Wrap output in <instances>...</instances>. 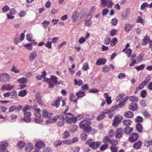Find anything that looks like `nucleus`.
Returning <instances> with one entry per match:
<instances>
[{"label": "nucleus", "instance_id": "1", "mask_svg": "<svg viewBox=\"0 0 152 152\" xmlns=\"http://www.w3.org/2000/svg\"><path fill=\"white\" fill-rule=\"evenodd\" d=\"M65 117L62 115H59L58 116L54 117L52 119L46 121L47 123H51L55 122L56 121L57 126L60 127H63L64 124Z\"/></svg>", "mask_w": 152, "mask_h": 152}, {"label": "nucleus", "instance_id": "2", "mask_svg": "<svg viewBox=\"0 0 152 152\" xmlns=\"http://www.w3.org/2000/svg\"><path fill=\"white\" fill-rule=\"evenodd\" d=\"M66 99L62 100L61 96L58 97L57 98L54 100L52 102L51 105L53 107H55L56 108L60 106V103L61 101L62 102V106H65L66 104Z\"/></svg>", "mask_w": 152, "mask_h": 152}, {"label": "nucleus", "instance_id": "3", "mask_svg": "<svg viewBox=\"0 0 152 152\" xmlns=\"http://www.w3.org/2000/svg\"><path fill=\"white\" fill-rule=\"evenodd\" d=\"M92 140V139L88 140L86 142V144L89 145V146L93 149H97L100 146L101 143L99 141L93 142H90Z\"/></svg>", "mask_w": 152, "mask_h": 152}, {"label": "nucleus", "instance_id": "4", "mask_svg": "<svg viewBox=\"0 0 152 152\" xmlns=\"http://www.w3.org/2000/svg\"><path fill=\"white\" fill-rule=\"evenodd\" d=\"M79 17L80 18L79 20V22H81L84 17V15L82 12H80L78 13L77 12H74L72 16L73 22L76 21L77 18Z\"/></svg>", "mask_w": 152, "mask_h": 152}, {"label": "nucleus", "instance_id": "5", "mask_svg": "<svg viewBox=\"0 0 152 152\" xmlns=\"http://www.w3.org/2000/svg\"><path fill=\"white\" fill-rule=\"evenodd\" d=\"M36 148L33 152H41L40 150L45 146V143L42 141H38L35 144Z\"/></svg>", "mask_w": 152, "mask_h": 152}, {"label": "nucleus", "instance_id": "6", "mask_svg": "<svg viewBox=\"0 0 152 152\" xmlns=\"http://www.w3.org/2000/svg\"><path fill=\"white\" fill-rule=\"evenodd\" d=\"M10 78L8 74L5 73L2 74L0 75V82L3 83L8 82Z\"/></svg>", "mask_w": 152, "mask_h": 152}, {"label": "nucleus", "instance_id": "7", "mask_svg": "<svg viewBox=\"0 0 152 152\" xmlns=\"http://www.w3.org/2000/svg\"><path fill=\"white\" fill-rule=\"evenodd\" d=\"M138 138V134L137 133H134L130 135L128 140L129 142H133L137 140Z\"/></svg>", "mask_w": 152, "mask_h": 152}, {"label": "nucleus", "instance_id": "8", "mask_svg": "<svg viewBox=\"0 0 152 152\" xmlns=\"http://www.w3.org/2000/svg\"><path fill=\"white\" fill-rule=\"evenodd\" d=\"M43 80L45 82L48 83L49 86L53 87V85L51 83V81H53V82L55 83L56 81V79L55 77L53 76H52L51 77L50 79H48L47 78L44 77Z\"/></svg>", "mask_w": 152, "mask_h": 152}, {"label": "nucleus", "instance_id": "9", "mask_svg": "<svg viewBox=\"0 0 152 152\" xmlns=\"http://www.w3.org/2000/svg\"><path fill=\"white\" fill-rule=\"evenodd\" d=\"M23 121L26 123H28L31 121V113L30 112H26L23 114Z\"/></svg>", "mask_w": 152, "mask_h": 152}, {"label": "nucleus", "instance_id": "10", "mask_svg": "<svg viewBox=\"0 0 152 152\" xmlns=\"http://www.w3.org/2000/svg\"><path fill=\"white\" fill-rule=\"evenodd\" d=\"M8 146V143L6 140L1 141L0 142V152H3V151L6 150V148Z\"/></svg>", "mask_w": 152, "mask_h": 152}, {"label": "nucleus", "instance_id": "11", "mask_svg": "<svg viewBox=\"0 0 152 152\" xmlns=\"http://www.w3.org/2000/svg\"><path fill=\"white\" fill-rule=\"evenodd\" d=\"M14 88L13 85L10 84H5L2 85L1 89L2 91L7 90L10 91L13 89Z\"/></svg>", "mask_w": 152, "mask_h": 152}, {"label": "nucleus", "instance_id": "12", "mask_svg": "<svg viewBox=\"0 0 152 152\" xmlns=\"http://www.w3.org/2000/svg\"><path fill=\"white\" fill-rule=\"evenodd\" d=\"M67 123L69 124L72 123H75L76 122V119L75 117H70L68 116H66L65 118Z\"/></svg>", "mask_w": 152, "mask_h": 152}, {"label": "nucleus", "instance_id": "13", "mask_svg": "<svg viewBox=\"0 0 152 152\" xmlns=\"http://www.w3.org/2000/svg\"><path fill=\"white\" fill-rule=\"evenodd\" d=\"M123 134V129L121 128L118 129L116 131L115 137L117 139H120L122 136Z\"/></svg>", "mask_w": 152, "mask_h": 152}, {"label": "nucleus", "instance_id": "14", "mask_svg": "<svg viewBox=\"0 0 152 152\" xmlns=\"http://www.w3.org/2000/svg\"><path fill=\"white\" fill-rule=\"evenodd\" d=\"M35 98L37 102L39 104L42 106L43 104V103L42 100L41 96L40 94L39 93H37L35 95Z\"/></svg>", "mask_w": 152, "mask_h": 152}, {"label": "nucleus", "instance_id": "15", "mask_svg": "<svg viewBox=\"0 0 152 152\" xmlns=\"http://www.w3.org/2000/svg\"><path fill=\"white\" fill-rule=\"evenodd\" d=\"M129 108L130 110L132 111L137 110L138 108L136 103H132L129 106Z\"/></svg>", "mask_w": 152, "mask_h": 152}, {"label": "nucleus", "instance_id": "16", "mask_svg": "<svg viewBox=\"0 0 152 152\" xmlns=\"http://www.w3.org/2000/svg\"><path fill=\"white\" fill-rule=\"evenodd\" d=\"M53 113H48L46 110H44L42 112V116L45 118H47L49 119H52L53 117H52Z\"/></svg>", "mask_w": 152, "mask_h": 152}, {"label": "nucleus", "instance_id": "17", "mask_svg": "<svg viewBox=\"0 0 152 152\" xmlns=\"http://www.w3.org/2000/svg\"><path fill=\"white\" fill-rule=\"evenodd\" d=\"M90 122L87 120H83L80 122V128L83 129L88 126Z\"/></svg>", "mask_w": 152, "mask_h": 152}, {"label": "nucleus", "instance_id": "18", "mask_svg": "<svg viewBox=\"0 0 152 152\" xmlns=\"http://www.w3.org/2000/svg\"><path fill=\"white\" fill-rule=\"evenodd\" d=\"M142 145V142L140 140H138L137 141L134 143L133 145L134 148L136 149H140Z\"/></svg>", "mask_w": 152, "mask_h": 152}, {"label": "nucleus", "instance_id": "19", "mask_svg": "<svg viewBox=\"0 0 152 152\" xmlns=\"http://www.w3.org/2000/svg\"><path fill=\"white\" fill-rule=\"evenodd\" d=\"M127 97H125L122 100H121L119 103L118 105H117L118 107L119 108H121L123 106H124L125 105V102L127 100Z\"/></svg>", "mask_w": 152, "mask_h": 152}, {"label": "nucleus", "instance_id": "20", "mask_svg": "<svg viewBox=\"0 0 152 152\" xmlns=\"http://www.w3.org/2000/svg\"><path fill=\"white\" fill-rule=\"evenodd\" d=\"M35 116L36 117L34 118V120L36 123L39 124L43 121L42 118L41 117L40 114L39 115Z\"/></svg>", "mask_w": 152, "mask_h": 152}, {"label": "nucleus", "instance_id": "21", "mask_svg": "<svg viewBox=\"0 0 152 152\" xmlns=\"http://www.w3.org/2000/svg\"><path fill=\"white\" fill-rule=\"evenodd\" d=\"M150 40V37L148 36H145L144 38L142 40V46H145L146 45L148 42Z\"/></svg>", "mask_w": 152, "mask_h": 152}, {"label": "nucleus", "instance_id": "22", "mask_svg": "<svg viewBox=\"0 0 152 152\" xmlns=\"http://www.w3.org/2000/svg\"><path fill=\"white\" fill-rule=\"evenodd\" d=\"M134 115L133 113L131 111L126 112L124 114V116L128 118H132L133 117Z\"/></svg>", "mask_w": 152, "mask_h": 152}, {"label": "nucleus", "instance_id": "23", "mask_svg": "<svg viewBox=\"0 0 152 152\" xmlns=\"http://www.w3.org/2000/svg\"><path fill=\"white\" fill-rule=\"evenodd\" d=\"M32 109L34 110V111H36V112L34 113V115H39L40 114V109L38 108V106L37 105H35L31 107Z\"/></svg>", "mask_w": 152, "mask_h": 152}, {"label": "nucleus", "instance_id": "24", "mask_svg": "<svg viewBox=\"0 0 152 152\" xmlns=\"http://www.w3.org/2000/svg\"><path fill=\"white\" fill-rule=\"evenodd\" d=\"M133 130V129L132 127H126L124 129V132L125 134H129L132 133Z\"/></svg>", "mask_w": 152, "mask_h": 152}, {"label": "nucleus", "instance_id": "25", "mask_svg": "<svg viewBox=\"0 0 152 152\" xmlns=\"http://www.w3.org/2000/svg\"><path fill=\"white\" fill-rule=\"evenodd\" d=\"M132 121L130 120L126 119L123 121V124L126 127H129L131 125Z\"/></svg>", "mask_w": 152, "mask_h": 152}, {"label": "nucleus", "instance_id": "26", "mask_svg": "<svg viewBox=\"0 0 152 152\" xmlns=\"http://www.w3.org/2000/svg\"><path fill=\"white\" fill-rule=\"evenodd\" d=\"M70 99L71 101L73 102L74 103H77V100L78 99L77 97L76 99V96L73 93L70 94Z\"/></svg>", "mask_w": 152, "mask_h": 152}, {"label": "nucleus", "instance_id": "27", "mask_svg": "<svg viewBox=\"0 0 152 152\" xmlns=\"http://www.w3.org/2000/svg\"><path fill=\"white\" fill-rule=\"evenodd\" d=\"M37 56V53L34 51L32 53L29 57V60L30 61L34 60L36 58Z\"/></svg>", "mask_w": 152, "mask_h": 152}, {"label": "nucleus", "instance_id": "28", "mask_svg": "<svg viewBox=\"0 0 152 152\" xmlns=\"http://www.w3.org/2000/svg\"><path fill=\"white\" fill-rule=\"evenodd\" d=\"M33 146L31 143H27L25 147V150L27 152L31 151L33 149Z\"/></svg>", "mask_w": 152, "mask_h": 152}, {"label": "nucleus", "instance_id": "29", "mask_svg": "<svg viewBox=\"0 0 152 152\" xmlns=\"http://www.w3.org/2000/svg\"><path fill=\"white\" fill-rule=\"evenodd\" d=\"M126 97H128L127 100L129 99L130 100L131 102H136L138 101V99L137 97L134 96H126Z\"/></svg>", "mask_w": 152, "mask_h": 152}, {"label": "nucleus", "instance_id": "30", "mask_svg": "<svg viewBox=\"0 0 152 152\" xmlns=\"http://www.w3.org/2000/svg\"><path fill=\"white\" fill-rule=\"evenodd\" d=\"M76 95L77 97V98H82L85 95V93L84 91H79L76 93Z\"/></svg>", "mask_w": 152, "mask_h": 152}, {"label": "nucleus", "instance_id": "31", "mask_svg": "<svg viewBox=\"0 0 152 152\" xmlns=\"http://www.w3.org/2000/svg\"><path fill=\"white\" fill-rule=\"evenodd\" d=\"M106 62V60L105 59H99L97 60L96 64L97 65H100L104 64Z\"/></svg>", "mask_w": 152, "mask_h": 152}, {"label": "nucleus", "instance_id": "32", "mask_svg": "<svg viewBox=\"0 0 152 152\" xmlns=\"http://www.w3.org/2000/svg\"><path fill=\"white\" fill-rule=\"evenodd\" d=\"M111 141L110 139L107 136H104L102 140L104 144H107L108 145L110 143Z\"/></svg>", "mask_w": 152, "mask_h": 152}, {"label": "nucleus", "instance_id": "33", "mask_svg": "<svg viewBox=\"0 0 152 152\" xmlns=\"http://www.w3.org/2000/svg\"><path fill=\"white\" fill-rule=\"evenodd\" d=\"M133 25L126 24L124 26V30L126 32L129 31L130 29L133 27Z\"/></svg>", "mask_w": 152, "mask_h": 152}, {"label": "nucleus", "instance_id": "34", "mask_svg": "<svg viewBox=\"0 0 152 152\" xmlns=\"http://www.w3.org/2000/svg\"><path fill=\"white\" fill-rule=\"evenodd\" d=\"M17 81L20 83L24 84H26L27 82V80L26 78L23 77L18 80Z\"/></svg>", "mask_w": 152, "mask_h": 152}, {"label": "nucleus", "instance_id": "35", "mask_svg": "<svg viewBox=\"0 0 152 152\" xmlns=\"http://www.w3.org/2000/svg\"><path fill=\"white\" fill-rule=\"evenodd\" d=\"M136 129L137 131L139 133H141L142 132L143 127L140 124H137L136 125Z\"/></svg>", "mask_w": 152, "mask_h": 152}, {"label": "nucleus", "instance_id": "36", "mask_svg": "<svg viewBox=\"0 0 152 152\" xmlns=\"http://www.w3.org/2000/svg\"><path fill=\"white\" fill-rule=\"evenodd\" d=\"M62 136L63 139H66L69 136V132L67 130H66L62 134Z\"/></svg>", "mask_w": 152, "mask_h": 152}, {"label": "nucleus", "instance_id": "37", "mask_svg": "<svg viewBox=\"0 0 152 152\" xmlns=\"http://www.w3.org/2000/svg\"><path fill=\"white\" fill-rule=\"evenodd\" d=\"M46 75V72L45 71H43L42 72V75H38L36 77V78L39 80H40L42 79L43 77H45Z\"/></svg>", "mask_w": 152, "mask_h": 152}, {"label": "nucleus", "instance_id": "38", "mask_svg": "<svg viewBox=\"0 0 152 152\" xmlns=\"http://www.w3.org/2000/svg\"><path fill=\"white\" fill-rule=\"evenodd\" d=\"M145 145L148 148H149L150 145H152V140H145Z\"/></svg>", "mask_w": 152, "mask_h": 152}, {"label": "nucleus", "instance_id": "39", "mask_svg": "<svg viewBox=\"0 0 152 152\" xmlns=\"http://www.w3.org/2000/svg\"><path fill=\"white\" fill-rule=\"evenodd\" d=\"M25 144V143L24 141H21L18 142L17 145L21 149L24 147Z\"/></svg>", "mask_w": 152, "mask_h": 152}, {"label": "nucleus", "instance_id": "40", "mask_svg": "<svg viewBox=\"0 0 152 152\" xmlns=\"http://www.w3.org/2000/svg\"><path fill=\"white\" fill-rule=\"evenodd\" d=\"M27 92L25 90L19 91L18 94V95L20 96L23 97L27 94Z\"/></svg>", "mask_w": 152, "mask_h": 152}, {"label": "nucleus", "instance_id": "41", "mask_svg": "<svg viewBox=\"0 0 152 152\" xmlns=\"http://www.w3.org/2000/svg\"><path fill=\"white\" fill-rule=\"evenodd\" d=\"M75 84L76 85H78L80 86L83 84V81L80 79L77 80L76 79L75 80Z\"/></svg>", "mask_w": 152, "mask_h": 152}, {"label": "nucleus", "instance_id": "42", "mask_svg": "<svg viewBox=\"0 0 152 152\" xmlns=\"http://www.w3.org/2000/svg\"><path fill=\"white\" fill-rule=\"evenodd\" d=\"M135 122L139 124L141 123L142 121V118L140 116H137L135 119Z\"/></svg>", "mask_w": 152, "mask_h": 152}, {"label": "nucleus", "instance_id": "43", "mask_svg": "<svg viewBox=\"0 0 152 152\" xmlns=\"http://www.w3.org/2000/svg\"><path fill=\"white\" fill-rule=\"evenodd\" d=\"M11 95V98L12 99H15L16 98L17 94L16 91L15 90L12 91L11 92H10Z\"/></svg>", "mask_w": 152, "mask_h": 152}, {"label": "nucleus", "instance_id": "44", "mask_svg": "<svg viewBox=\"0 0 152 152\" xmlns=\"http://www.w3.org/2000/svg\"><path fill=\"white\" fill-rule=\"evenodd\" d=\"M118 23V19L115 18H114L112 19L111 21V23L112 25L115 26L117 25Z\"/></svg>", "mask_w": 152, "mask_h": 152}, {"label": "nucleus", "instance_id": "45", "mask_svg": "<svg viewBox=\"0 0 152 152\" xmlns=\"http://www.w3.org/2000/svg\"><path fill=\"white\" fill-rule=\"evenodd\" d=\"M108 145L107 144H104L101 146L100 150L101 151H104L107 149L108 148Z\"/></svg>", "mask_w": 152, "mask_h": 152}, {"label": "nucleus", "instance_id": "46", "mask_svg": "<svg viewBox=\"0 0 152 152\" xmlns=\"http://www.w3.org/2000/svg\"><path fill=\"white\" fill-rule=\"evenodd\" d=\"M84 22L85 25L89 26L91 25L92 21L91 20H85Z\"/></svg>", "mask_w": 152, "mask_h": 152}, {"label": "nucleus", "instance_id": "47", "mask_svg": "<svg viewBox=\"0 0 152 152\" xmlns=\"http://www.w3.org/2000/svg\"><path fill=\"white\" fill-rule=\"evenodd\" d=\"M81 89L82 91H86L89 89V87L88 84H85L84 85L82 86L81 87Z\"/></svg>", "mask_w": 152, "mask_h": 152}, {"label": "nucleus", "instance_id": "48", "mask_svg": "<svg viewBox=\"0 0 152 152\" xmlns=\"http://www.w3.org/2000/svg\"><path fill=\"white\" fill-rule=\"evenodd\" d=\"M84 132L86 133H88L90 132L91 130V128L89 126V125L83 129Z\"/></svg>", "mask_w": 152, "mask_h": 152}, {"label": "nucleus", "instance_id": "49", "mask_svg": "<svg viewBox=\"0 0 152 152\" xmlns=\"http://www.w3.org/2000/svg\"><path fill=\"white\" fill-rule=\"evenodd\" d=\"M147 95V92L145 90L142 91L140 93V96L142 98H145Z\"/></svg>", "mask_w": 152, "mask_h": 152}, {"label": "nucleus", "instance_id": "50", "mask_svg": "<svg viewBox=\"0 0 152 152\" xmlns=\"http://www.w3.org/2000/svg\"><path fill=\"white\" fill-rule=\"evenodd\" d=\"M101 5L104 7H105L107 4L108 0H101Z\"/></svg>", "mask_w": 152, "mask_h": 152}, {"label": "nucleus", "instance_id": "51", "mask_svg": "<svg viewBox=\"0 0 152 152\" xmlns=\"http://www.w3.org/2000/svg\"><path fill=\"white\" fill-rule=\"evenodd\" d=\"M145 85V82H142L140 85L137 88L136 90H139L141 89L144 87Z\"/></svg>", "mask_w": 152, "mask_h": 152}, {"label": "nucleus", "instance_id": "52", "mask_svg": "<svg viewBox=\"0 0 152 152\" xmlns=\"http://www.w3.org/2000/svg\"><path fill=\"white\" fill-rule=\"evenodd\" d=\"M125 95L123 94H119L118 96L116 98V100L117 101H119Z\"/></svg>", "mask_w": 152, "mask_h": 152}, {"label": "nucleus", "instance_id": "53", "mask_svg": "<svg viewBox=\"0 0 152 152\" xmlns=\"http://www.w3.org/2000/svg\"><path fill=\"white\" fill-rule=\"evenodd\" d=\"M145 68V65L144 64H142L139 66H136L135 67L137 71L142 70L143 69Z\"/></svg>", "mask_w": 152, "mask_h": 152}, {"label": "nucleus", "instance_id": "54", "mask_svg": "<svg viewBox=\"0 0 152 152\" xmlns=\"http://www.w3.org/2000/svg\"><path fill=\"white\" fill-rule=\"evenodd\" d=\"M110 40L109 37H106L104 41V43L105 45H108L110 42Z\"/></svg>", "mask_w": 152, "mask_h": 152}, {"label": "nucleus", "instance_id": "55", "mask_svg": "<svg viewBox=\"0 0 152 152\" xmlns=\"http://www.w3.org/2000/svg\"><path fill=\"white\" fill-rule=\"evenodd\" d=\"M144 22V20L140 17L138 16L137 17L136 20V22L138 23H141L143 24Z\"/></svg>", "mask_w": 152, "mask_h": 152}, {"label": "nucleus", "instance_id": "56", "mask_svg": "<svg viewBox=\"0 0 152 152\" xmlns=\"http://www.w3.org/2000/svg\"><path fill=\"white\" fill-rule=\"evenodd\" d=\"M63 142L64 144H72V142H71V140L69 139L63 140Z\"/></svg>", "mask_w": 152, "mask_h": 152}, {"label": "nucleus", "instance_id": "57", "mask_svg": "<svg viewBox=\"0 0 152 152\" xmlns=\"http://www.w3.org/2000/svg\"><path fill=\"white\" fill-rule=\"evenodd\" d=\"M118 42L117 39L116 38L113 39L111 43V45L112 46H115Z\"/></svg>", "mask_w": 152, "mask_h": 152}, {"label": "nucleus", "instance_id": "58", "mask_svg": "<svg viewBox=\"0 0 152 152\" xmlns=\"http://www.w3.org/2000/svg\"><path fill=\"white\" fill-rule=\"evenodd\" d=\"M101 114L99 115L97 117V119L98 121H99L100 120L102 119L105 117V115H104L103 113H101Z\"/></svg>", "mask_w": 152, "mask_h": 152}, {"label": "nucleus", "instance_id": "59", "mask_svg": "<svg viewBox=\"0 0 152 152\" xmlns=\"http://www.w3.org/2000/svg\"><path fill=\"white\" fill-rule=\"evenodd\" d=\"M126 75L124 73H121L119 74L118 76V77L120 79H122L125 78L126 77Z\"/></svg>", "mask_w": 152, "mask_h": 152}, {"label": "nucleus", "instance_id": "60", "mask_svg": "<svg viewBox=\"0 0 152 152\" xmlns=\"http://www.w3.org/2000/svg\"><path fill=\"white\" fill-rule=\"evenodd\" d=\"M110 143L111 144L112 146H115L118 144V141L116 140L112 139Z\"/></svg>", "mask_w": 152, "mask_h": 152}, {"label": "nucleus", "instance_id": "61", "mask_svg": "<svg viewBox=\"0 0 152 152\" xmlns=\"http://www.w3.org/2000/svg\"><path fill=\"white\" fill-rule=\"evenodd\" d=\"M45 45L49 49H50L52 47V42L48 41L45 44Z\"/></svg>", "mask_w": 152, "mask_h": 152}, {"label": "nucleus", "instance_id": "62", "mask_svg": "<svg viewBox=\"0 0 152 152\" xmlns=\"http://www.w3.org/2000/svg\"><path fill=\"white\" fill-rule=\"evenodd\" d=\"M26 38L27 40L28 41H32V37L31 34H27L26 35Z\"/></svg>", "mask_w": 152, "mask_h": 152}, {"label": "nucleus", "instance_id": "63", "mask_svg": "<svg viewBox=\"0 0 152 152\" xmlns=\"http://www.w3.org/2000/svg\"><path fill=\"white\" fill-rule=\"evenodd\" d=\"M80 150V148L78 147H73L72 148V150L73 152H78Z\"/></svg>", "mask_w": 152, "mask_h": 152}, {"label": "nucleus", "instance_id": "64", "mask_svg": "<svg viewBox=\"0 0 152 152\" xmlns=\"http://www.w3.org/2000/svg\"><path fill=\"white\" fill-rule=\"evenodd\" d=\"M110 150L112 152H117L118 148L115 146H112L110 148Z\"/></svg>", "mask_w": 152, "mask_h": 152}]
</instances>
